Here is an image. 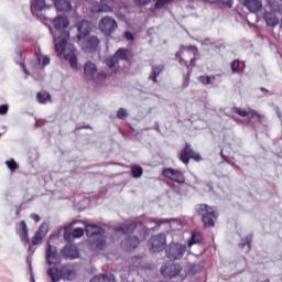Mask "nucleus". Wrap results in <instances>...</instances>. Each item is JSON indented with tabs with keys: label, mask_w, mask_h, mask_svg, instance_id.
<instances>
[{
	"label": "nucleus",
	"mask_w": 282,
	"mask_h": 282,
	"mask_svg": "<svg viewBox=\"0 0 282 282\" xmlns=\"http://www.w3.org/2000/svg\"><path fill=\"white\" fill-rule=\"evenodd\" d=\"M53 25L55 32L53 33V41L55 45V52L61 56L64 54L65 61H68L72 69H78V58L76 57V50L72 48L69 53L67 52V41H69V19L65 15H59L53 20Z\"/></svg>",
	"instance_id": "f257e3e1"
},
{
	"label": "nucleus",
	"mask_w": 282,
	"mask_h": 282,
	"mask_svg": "<svg viewBox=\"0 0 282 282\" xmlns=\"http://www.w3.org/2000/svg\"><path fill=\"white\" fill-rule=\"evenodd\" d=\"M77 43L82 47L83 52L91 54L98 50L100 40H98L96 35H89V32H91V23L89 21L82 20L77 24Z\"/></svg>",
	"instance_id": "f03ea898"
},
{
	"label": "nucleus",
	"mask_w": 282,
	"mask_h": 282,
	"mask_svg": "<svg viewBox=\"0 0 282 282\" xmlns=\"http://www.w3.org/2000/svg\"><path fill=\"white\" fill-rule=\"evenodd\" d=\"M131 58H133V53L131 50L119 48L115 55L106 57L105 63L107 67H109V69L116 74V72L120 69V61L129 62Z\"/></svg>",
	"instance_id": "7ed1b4c3"
},
{
	"label": "nucleus",
	"mask_w": 282,
	"mask_h": 282,
	"mask_svg": "<svg viewBox=\"0 0 282 282\" xmlns=\"http://www.w3.org/2000/svg\"><path fill=\"white\" fill-rule=\"evenodd\" d=\"M86 235L87 237H96L90 239V246L95 250H105L107 248V240L102 236V228L98 227V225H87Z\"/></svg>",
	"instance_id": "20e7f679"
},
{
	"label": "nucleus",
	"mask_w": 282,
	"mask_h": 282,
	"mask_svg": "<svg viewBox=\"0 0 282 282\" xmlns=\"http://www.w3.org/2000/svg\"><path fill=\"white\" fill-rule=\"evenodd\" d=\"M196 212L202 217L205 228H213L215 226V219H217L215 208L206 204H200L197 206Z\"/></svg>",
	"instance_id": "39448f33"
},
{
	"label": "nucleus",
	"mask_w": 282,
	"mask_h": 282,
	"mask_svg": "<svg viewBox=\"0 0 282 282\" xmlns=\"http://www.w3.org/2000/svg\"><path fill=\"white\" fill-rule=\"evenodd\" d=\"M84 76L86 80H94V83L100 84L102 80H107V74L105 72L98 73V67L94 62H87L84 65Z\"/></svg>",
	"instance_id": "423d86ee"
},
{
	"label": "nucleus",
	"mask_w": 282,
	"mask_h": 282,
	"mask_svg": "<svg viewBox=\"0 0 282 282\" xmlns=\"http://www.w3.org/2000/svg\"><path fill=\"white\" fill-rule=\"evenodd\" d=\"M187 247L184 243L171 242L165 248V254L171 261H180L186 254Z\"/></svg>",
	"instance_id": "0eeeda50"
},
{
	"label": "nucleus",
	"mask_w": 282,
	"mask_h": 282,
	"mask_svg": "<svg viewBox=\"0 0 282 282\" xmlns=\"http://www.w3.org/2000/svg\"><path fill=\"white\" fill-rule=\"evenodd\" d=\"M99 30L105 36H111V34L118 30V22L116 19L106 15L99 21Z\"/></svg>",
	"instance_id": "6e6552de"
},
{
	"label": "nucleus",
	"mask_w": 282,
	"mask_h": 282,
	"mask_svg": "<svg viewBox=\"0 0 282 282\" xmlns=\"http://www.w3.org/2000/svg\"><path fill=\"white\" fill-rule=\"evenodd\" d=\"M144 239H147V227L142 228V232L140 234V236H134V237H128L124 240L121 241V248H123V250H135V248H138V246L140 245L141 241H144Z\"/></svg>",
	"instance_id": "1a4fd4ad"
},
{
	"label": "nucleus",
	"mask_w": 282,
	"mask_h": 282,
	"mask_svg": "<svg viewBox=\"0 0 282 282\" xmlns=\"http://www.w3.org/2000/svg\"><path fill=\"white\" fill-rule=\"evenodd\" d=\"M144 239H147V227L142 228V232L140 234V236H134V237H128L124 240L121 241V248H123V250H135V248H138V246L140 245L141 241H144Z\"/></svg>",
	"instance_id": "9d476101"
},
{
	"label": "nucleus",
	"mask_w": 282,
	"mask_h": 282,
	"mask_svg": "<svg viewBox=\"0 0 282 282\" xmlns=\"http://www.w3.org/2000/svg\"><path fill=\"white\" fill-rule=\"evenodd\" d=\"M180 160L183 164H188L191 160H195V162H202V155L198 152H195L191 144L186 143L185 149H183L180 153Z\"/></svg>",
	"instance_id": "9b49d317"
},
{
	"label": "nucleus",
	"mask_w": 282,
	"mask_h": 282,
	"mask_svg": "<svg viewBox=\"0 0 282 282\" xmlns=\"http://www.w3.org/2000/svg\"><path fill=\"white\" fill-rule=\"evenodd\" d=\"M182 273V264L178 263H166L161 267V274L165 279H175Z\"/></svg>",
	"instance_id": "f8f14e48"
},
{
	"label": "nucleus",
	"mask_w": 282,
	"mask_h": 282,
	"mask_svg": "<svg viewBox=\"0 0 282 282\" xmlns=\"http://www.w3.org/2000/svg\"><path fill=\"white\" fill-rule=\"evenodd\" d=\"M58 12H70L80 6V0H52Z\"/></svg>",
	"instance_id": "ddd939ff"
},
{
	"label": "nucleus",
	"mask_w": 282,
	"mask_h": 282,
	"mask_svg": "<svg viewBox=\"0 0 282 282\" xmlns=\"http://www.w3.org/2000/svg\"><path fill=\"white\" fill-rule=\"evenodd\" d=\"M163 177H166L167 180H172V182H176L177 184H185L186 183V176L178 170H175L173 167L164 169L162 172Z\"/></svg>",
	"instance_id": "4468645a"
},
{
	"label": "nucleus",
	"mask_w": 282,
	"mask_h": 282,
	"mask_svg": "<svg viewBox=\"0 0 282 282\" xmlns=\"http://www.w3.org/2000/svg\"><path fill=\"white\" fill-rule=\"evenodd\" d=\"M113 3L116 0H100V2L93 4L91 12L96 14L113 12Z\"/></svg>",
	"instance_id": "2eb2a0df"
},
{
	"label": "nucleus",
	"mask_w": 282,
	"mask_h": 282,
	"mask_svg": "<svg viewBox=\"0 0 282 282\" xmlns=\"http://www.w3.org/2000/svg\"><path fill=\"white\" fill-rule=\"evenodd\" d=\"M46 65H50V58L42 56L41 53H35V59L29 63V68L31 72H40V69H43Z\"/></svg>",
	"instance_id": "dca6fc26"
},
{
	"label": "nucleus",
	"mask_w": 282,
	"mask_h": 282,
	"mask_svg": "<svg viewBox=\"0 0 282 282\" xmlns=\"http://www.w3.org/2000/svg\"><path fill=\"white\" fill-rule=\"evenodd\" d=\"M150 250H152V252H160L161 250H164V247L166 246V235L159 234L153 236L150 239Z\"/></svg>",
	"instance_id": "f3484780"
},
{
	"label": "nucleus",
	"mask_w": 282,
	"mask_h": 282,
	"mask_svg": "<svg viewBox=\"0 0 282 282\" xmlns=\"http://www.w3.org/2000/svg\"><path fill=\"white\" fill-rule=\"evenodd\" d=\"M46 263L48 265H56L61 263V254H58V249L52 246L50 242L46 248Z\"/></svg>",
	"instance_id": "a211bd4d"
},
{
	"label": "nucleus",
	"mask_w": 282,
	"mask_h": 282,
	"mask_svg": "<svg viewBox=\"0 0 282 282\" xmlns=\"http://www.w3.org/2000/svg\"><path fill=\"white\" fill-rule=\"evenodd\" d=\"M50 232V225L47 224H42L39 228V230L35 232V236L32 238V243L33 246H39V243L43 242V238L45 235Z\"/></svg>",
	"instance_id": "6ab92c4d"
},
{
	"label": "nucleus",
	"mask_w": 282,
	"mask_h": 282,
	"mask_svg": "<svg viewBox=\"0 0 282 282\" xmlns=\"http://www.w3.org/2000/svg\"><path fill=\"white\" fill-rule=\"evenodd\" d=\"M61 253H62L64 259H69V260L78 259V257H79L78 247L74 246V245H69V246L64 247L61 250Z\"/></svg>",
	"instance_id": "aec40b11"
},
{
	"label": "nucleus",
	"mask_w": 282,
	"mask_h": 282,
	"mask_svg": "<svg viewBox=\"0 0 282 282\" xmlns=\"http://www.w3.org/2000/svg\"><path fill=\"white\" fill-rule=\"evenodd\" d=\"M51 6L45 3V0H31V12L39 17V12L43 10H50Z\"/></svg>",
	"instance_id": "412c9836"
},
{
	"label": "nucleus",
	"mask_w": 282,
	"mask_h": 282,
	"mask_svg": "<svg viewBox=\"0 0 282 282\" xmlns=\"http://www.w3.org/2000/svg\"><path fill=\"white\" fill-rule=\"evenodd\" d=\"M62 279L65 281H74V279H76V268L73 264L62 265Z\"/></svg>",
	"instance_id": "4be33fe9"
},
{
	"label": "nucleus",
	"mask_w": 282,
	"mask_h": 282,
	"mask_svg": "<svg viewBox=\"0 0 282 282\" xmlns=\"http://www.w3.org/2000/svg\"><path fill=\"white\" fill-rule=\"evenodd\" d=\"M243 6L249 12L253 13L261 12V9L263 8L261 0H245Z\"/></svg>",
	"instance_id": "5701e85b"
},
{
	"label": "nucleus",
	"mask_w": 282,
	"mask_h": 282,
	"mask_svg": "<svg viewBox=\"0 0 282 282\" xmlns=\"http://www.w3.org/2000/svg\"><path fill=\"white\" fill-rule=\"evenodd\" d=\"M47 276L51 278L52 282H58L63 279L62 269L58 268H50L46 271Z\"/></svg>",
	"instance_id": "b1692460"
},
{
	"label": "nucleus",
	"mask_w": 282,
	"mask_h": 282,
	"mask_svg": "<svg viewBox=\"0 0 282 282\" xmlns=\"http://www.w3.org/2000/svg\"><path fill=\"white\" fill-rule=\"evenodd\" d=\"M263 19L269 28H274L279 25V19H276V15L272 12L265 11L263 14Z\"/></svg>",
	"instance_id": "393cba45"
},
{
	"label": "nucleus",
	"mask_w": 282,
	"mask_h": 282,
	"mask_svg": "<svg viewBox=\"0 0 282 282\" xmlns=\"http://www.w3.org/2000/svg\"><path fill=\"white\" fill-rule=\"evenodd\" d=\"M18 232L24 243L30 242V239H28V225L25 224V220L20 221Z\"/></svg>",
	"instance_id": "a878e982"
},
{
	"label": "nucleus",
	"mask_w": 282,
	"mask_h": 282,
	"mask_svg": "<svg viewBox=\"0 0 282 282\" xmlns=\"http://www.w3.org/2000/svg\"><path fill=\"white\" fill-rule=\"evenodd\" d=\"M164 72V65H154L152 66V73L149 76V80H152L153 83H158V76Z\"/></svg>",
	"instance_id": "bb28decb"
},
{
	"label": "nucleus",
	"mask_w": 282,
	"mask_h": 282,
	"mask_svg": "<svg viewBox=\"0 0 282 282\" xmlns=\"http://www.w3.org/2000/svg\"><path fill=\"white\" fill-rule=\"evenodd\" d=\"M202 241H204V236L202 235V232L199 231H194L191 236V238L188 239V247H193L197 243H202Z\"/></svg>",
	"instance_id": "cd10ccee"
},
{
	"label": "nucleus",
	"mask_w": 282,
	"mask_h": 282,
	"mask_svg": "<svg viewBox=\"0 0 282 282\" xmlns=\"http://www.w3.org/2000/svg\"><path fill=\"white\" fill-rule=\"evenodd\" d=\"M135 228H138V224L132 221V223L121 225L118 228V230H120L123 235H130V232H133Z\"/></svg>",
	"instance_id": "c85d7f7f"
},
{
	"label": "nucleus",
	"mask_w": 282,
	"mask_h": 282,
	"mask_svg": "<svg viewBox=\"0 0 282 282\" xmlns=\"http://www.w3.org/2000/svg\"><path fill=\"white\" fill-rule=\"evenodd\" d=\"M36 98H37L40 105H47V102H50V100H52V96H50V93H47V91L37 93Z\"/></svg>",
	"instance_id": "c756f323"
},
{
	"label": "nucleus",
	"mask_w": 282,
	"mask_h": 282,
	"mask_svg": "<svg viewBox=\"0 0 282 282\" xmlns=\"http://www.w3.org/2000/svg\"><path fill=\"white\" fill-rule=\"evenodd\" d=\"M236 113L240 116V118H254L257 116V112L254 111H247L246 109L236 108Z\"/></svg>",
	"instance_id": "7c9ffc66"
},
{
	"label": "nucleus",
	"mask_w": 282,
	"mask_h": 282,
	"mask_svg": "<svg viewBox=\"0 0 282 282\" xmlns=\"http://www.w3.org/2000/svg\"><path fill=\"white\" fill-rule=\"evenodd\" d=\"M131 173L132 177H134V180H138L142 177V173H144V170L140 165H133L131 169Z\"/></svg>",
	"instance_id": "2f4dec72"
},
{
	"label": "nucleus",
	"mask_w": 282,
	"mask_h": 282,
	"mask_svg": "<svg viewBox=\"0 0 282 282\" xmlns=\"http://www.w3.org/2000/svg\"><path fill=\"white\" fill-rule=\"evenodd\" d=\"M90 282H113L111 280V278H109V275L107 274H102V275H96L94 276Z\"/></svg>",
	"instance_id": "473e14b6"
},
{
	"label": "nucleus",
	"mask_w": 282,
	"mask_h": 282,
	"mask_svg": "<svg viewBox=\"0 0 282 282\" xmlns=\"http://www.w3.org/2000/svg\"><path fill=\"white\" fill-rule=\"evenodd\" d=\"M213 80H215V77L204 75L198 77V83H202V85H213Z\"/></svg>",
	"instance_id": "72a5a7b5"
},
{
	"label": "nucleus",
	"mask_w": 282,
	"mask_h": 282,
	"mask_svg": "<svg viewBox=\"0 0 282 282\" xmlns=\"http://www.w3.org/2000/svg\"><path fill=\"white\" fill-rule=\"evenodd\" d=\"M246 246H247V248H248L247 250L249 252L250 248H252V236H247L246 241L241 242L239 245V248H241L243 250V248H246Z\"/></svg>",
	"instance_id": "f704fd0d"
},
{
	"label": "nucleus",
	"mask_w": 282,
	"mask_h": 282,
	"mask_svg": "<svg viewBox=\"0 0 282 282\" xmlns=\"http://www.w3.org/2000/svg\"><path fill=\"white\" fill-rule=\"evenodd\" d=\"M85 235V230L83 228H76L73 230L74 239H80Z\"/></svg>",
	"instance_id": "c9c22d12"
},
{
	"label": "nucleus",
	"mask_w": 282,
	"mask_h": 282,
	"mask_svg": "<svg viewBox=\"0 0 282 282\" xmlns=\"http://www.w3.org/2000/svg\"><path fill=\"white\" fill-rule=\"evenodd\" d=\"M171 1H173V0H158L155 2V9L162 10V8H164V6H166V3H171Z\"/></svg>",
	"instance_id": "e433bc0d"
},
{
	"label": "nucleus",
	"mask_w": 282,
	"mask_h": 282,
	"mask_svg": "<svg viewBox=\"0 0 282 282\" xmlns=\"http://www.w3.org/2000/svg\"><path fill=\"white\" fill-rule=\"evenodd\" d=\"M127 116H129V113L127 112V109H124V108H120L117 112V118H119V120H124V118H127Z\"/></svg>",
	"instance_id": "4c0bfd02"
},
{
	"label": "nucleus",
	"mask_w": 282,
	"mask_h": 282,
	"mask_svg": "<svg viewBox=\"0 0 282 282\" xmlns=\"http://www.w3.org/2000/svg\"><path fill=\"white\" fill-rule=\"evenodd\" d=\"M6 164L10 171H17L18 165L15 160L6 161Z\"/></svg>",
	"instance_id": "58836bf2"
},
{
	"label": "nucleus",
	"mask_w": 282,
	"mask_h": 282,
	"mask_svg": "<svg viewBox=\"0 0 282 282\" xmlns=\"http://www.w3.org/2000/svg\"><path fill=\"white\" fill-rule=\"evenodd\" d=\"M217 3L220 6H227V8H232V0H216Z\"/></svg>",
	"instance_id": "ea45409f"
},
{
	"label": "nucleus",
	"mask_w": 282,
	"mask_h": 282,
	"mask_svg": "<svg viewBox=\"0 0 282 282\" xmlns=\"http://www.w3.org/2000/svg\"><path fill=\"white\" fill-rule=\"evenodd\" d=\"M231 70H232L234 74H237V73L240 72L239 70V61L238 59H236V61H234L231 63Z\"/></svg>",
	"instance_id": "a19ab883"
},
{
	"label": "nucleus",
	"mask_w": 282,
	"mask_h": 282,
	"mask_svg": "<svg viewBox=\"0 0 282 282\" xmlns=\"http://www.w3.org/2000/svg\"><path fill=\"white\" fill-rule=\"evenodd\" d=\"M176 58H180V63L181 65H186V67H188V62L184 61V58H182V52H177L175 54Z\"/></svg>",
	"instance_id": "79ce46f5"
},
{
	"label": "nucleus",
	"mask_w": 282,
	"mask_h": 282,
	"mask_svg": "<svg viewBox=\"0 0 282 282\" xmlns=\"http://www.w3.org/2000/svg\"><path fill=\"white\" fill-rule=\"evenodd\" d=\"M8 113V105L0 106V116H6Z\"/></svg>",
	"instance_id": "37998d69"
},
{
	"label": "nucleus",
	"mask_w": 282,
	"mask_h": 282,
	"mask_svg": "<svg viewBox=\"0 0 282 282\" xmlns=\"http://www.w3.org/2000/svg\"><path fill=\"white\" fill-rule=\"evenodd\" d=\"M135 3H139V6H147L151 3V0H134Z\"/></svg>",
	"instance_id": "c03bdc74"
},
{
	"label": "nucleus",
	"mask_w": 282,
	"mask_h": 282,
	"mask_svg": "<svg viewBox=\"0 0 282 282\" xmlns=\"http://www.w3.org/2000/svg\"><path fill=\"white\" fill-rule=\"evenodd\" d=\"M124 37L127 39V41H133V33H131V32H126V33H124Z\"/></svg>",
	"instance_id": "a18cd8bd"
},
{
	"label": "nucleus",
	"mask_w": 282,
	"mask_h": 282,
	"mask_svg": "<svg viewBox=\"0 0 282 282\" xmlns=\"http://www.w3.org/2000/svg\"><path fill=\"white\" fill-rule=\"evenodd\" d=\"M31 219H33V221H36V224H39V221H41V217L36 214H32Z\"/></svg>",
	"instance_id": "49530a36"
},
{
	"label": "nucleus",
	"mask_w": 282,
	"mask_h": 282,
	"mask_svg": "<svg viewBox=\"0 0 282 282\" xmlns=\"http://www.w3.org/2000/svg\"><path fill=\"white\" fill-rule=\"evenodd\" d=\"M26 263H28L30 270H32V256H29V257L26 258Z\"/></svg>",
	"instance_id": "de8ad7c7"
},
{
	"label": "nucleus",
	"mask_w": 282,
	"mask_h": 282,
	"mask_svg": "<svg viewBox=\"0 0 282 282\" xmlns=\"http://www.w3.org/2000/svg\"><path fill=\"white\" fill-rule=\"evenodd\" d=\"M21 66L23 67L24 74H26V76H30V70H28V68L25 67V64L22 63Z\"/></svg>",
	"instance_id": "09e8293b"
},
{
	"label": "nucleus",
	"mask_w": 282,
	"mask_h": 282,
	"mask_svg": "<svg viewBox=\"0 0 282 282\" xmlns=\"http://www.w3.org/2000/svg\"><path fill=\"white\" fill-rule=\"evenodd\" d=\"M155 224H156L155 228H160V226H162V224H166V220H160Z\"/></svg>",
	"instance_id": "8fccbe9b"
},
{
	"label": "nucleus",
	"mask_w": 282,
	"mask_h": 282,
	"mask_svg": "<svg viewBox=\"0 0 282 282\" xmlns=\"http://www.w3.org/2000/svg\"><path fill=\"white\" fill-rule=\"evenodd\" d=\"M195 61H196L195 58H192V59H191V65H192V67H195Z\"/></svg>",
	"instance_id": "3c124183"
},
{
	"label": "nucleus",
	"mask_w": 282,
	"mask_h": 282,
	"mask_svg": "<svg viewBox=\"0 0 282 282\" xmlns=\"http://www.w3.org/2000/svg\"><path fill=\"white\" fill-rule=\"evenodd\" d=\"M234 120H235L236 122H241V119H239V118H234Z\"/></svg>",
	"instance_id": "603ef678"
},
{
	"label": "nucleus",
	"mask_w": 282,
	"mask_h": 282,
	"mask_svg": "<svg viewBox=\"0 0 282 282\" xmlns=\"http://www.w3.org/2000/svg\"><path fill=\"white\" fill-rule=\"evenodd\" d=\"M278 116H279V118H281V111H278Z\"/></svg>",
	"instance_id": "864d4df0"
},
{
	"label": "nucleus",
	"mask_w": 282,
	"mask_h": 282,
	"mask_svg": "<svg viewBox=\"0 0 282 282\" xmlns=\"http://www.w3.org/2000/svg\"><path fill=\"white\" fill-rule=\"evenodd\" d=\"M181 279L184 280V279H186V276L185 275H181Z\"/></svg>",
	"instance_id": "5fc2aeb1"
},
{
	"label": "nucleus",
	"mask_w": 282,
	"mask_h": 282,
	"mask_svg": "<svg viewBox=\"0 0 282 282\" xmlns=\"http://www.w3.org/2000/svg\"><path fill=\"white\" fill-rule=\"evenodd\" d=\"M84 129H89V126H85Z\"/></svg>",
	"instance_id": "6e6d98bb"
},
{
	"label": "nucleus",
	"mask_w": 282,
	"mask_h": 282,
	"mask_svg": "<svg viewBox=\"0 0 282 282\" xmlns=\"http://www.w3.org/2000/svg\"><path fill=\"white\" fill-rule=\"evenodd\" d=\"M30 250H32V247L29 248V252H30Z\"/></svg>",
	"instance_id": "4d7b16f0"
},
{
	"label": "nucleus",
	"mask_w": 282,
	"mask_h": 282,
	"mask_svg": "<svg viewBox=\"0 0 282 282\" xmlns=\"http://www.w3.org/2000/svg\"><path fill=\"white\" fill-rule=\"evenodd\" d=\"M264 282H270V280H265Z\"/></svg>",
	"instance_id": "13d9d810"
},
{
	"label": "nucleus",
	"mask_w": 282,
	"mask_h": 282,
	"mask_svg": "<svg viewBox=\"0 0 282 282\" xmlns=\"http://www.w3.org/2000/svg\"><path fill=\"white\" fill-rule=\"evenodd\" d=\"M33 282H34V280H33Z\"/></svg>",
	"instance_id": "bf43d9fd"
}]
</instances>
